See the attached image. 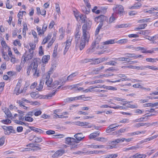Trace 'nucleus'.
<instances>
[{
    "mask_svg": "<svg viewBox=\"0 0 158 158\" xmlns=\"http://www.w3.org/2000/svg\"><path fill=\"white\" fill-rule=\"evenodd\" d=\"M91 22H89L83 24L82 26V34L81 38L80 44L79 40L80 35L79 32H77L75 35V43L76 46L79 47L81 50L83 49L85 45L88 44L90 38V34L89 29L91 27Z\"/></svg>",
    "mask_w": 158,
    "mask_h": 158,
    "instance_id": "obj_1",
    "label": "nucleus"
},
{
    "mask_svg": "<svg viewBox=\"0 0 158 158\" xmlns=\"http://www.w3.org/2000/svg\"><path fill=\"white\" fill-rule=\"evenodd\" d=\"M51 71L48 72L44 74L42 77V79L40 80L39 85L36 87V89L39 91H41L43 88L44 82L45 81L46 84L49 86L52 81V79L50 78V75L51 73Z\"/></svg>",
    "mask_w": 158,
    "mask_h": 158,
    "instance_id": "obj_2",
    "label": "nucleus"
},
{
    "mask_svg": "<svg viewBox=\"0 0 158 158\" xmlns=\"http://www.w3.org/2000/svg\"><path fill=\"white\" fill-rule=\"evenodd\" d=\"M106 19V17L103 15L96 17L94 18V21L95 22H97V23H100L95 32V34L96 36H97V35L98 34L100 29L101 28L102 26L105 25L106 24L105 22Z\"/></svg>",
    "mask_w": 158,
    "mask_h": 158,
    "instance_id": "obj_3",
    "label": "nucleus"
},
{
    "mask_svg": "<svg viewBox=\"0 0 158 158\" xmlns=\"http://www.w3.org/2000/svg\"><path fill=\"white\" fill-rule=\"evenodd\" d=\"M65 143L70 145L71 149H73L77 148V143L76 139L73 138L68 137L65 139Z\"/></svg>",
    "mask_w": 158,
    "mask_h": 158,
    "instance_id": "obj_4",
    "label": "nucleus"
},
{
    "mask_svg": "<svg viewBox=\"0 0 158 158\" xmlns=\"http://www.w3.org/2000/svg\"><path fill=\"white\" fill-rule=\"evenodd\" d=\"M22 81V79H20L18 80V82L14 90L13 93L16 94L17 95H18L22 93L25 92V91H24V88H23V89L20 90Z\"/></svg>",
    "mask_w": 158,
    "mask_h": 158,
    "instance_id": "obj_5",
    "label": "nucleus"
},
{
    "mask_svg": "<svg viewBox=\"0 0 158 158\" xmlns=\"http://www.w3.org/2000/svg\"><path fill=\"white\" fill-rule=\"evenodd\" d=\"M72 40L73 37L70 36L67 38L66 41L64 43V44H65V46L64 52V55L65 54L70 47Z\"/></svg>",
    "mask_w": 158,
    "mask_h": 158,
    "instance_id": "obj_6",
    "label": "nucleus"
},
{
    "mask_svg": "<svg viewBox=\"0 0 158 158\" xmlns=\"http://www.w3.org/2000/svg\"><path fill=\"white\" fill-rule=\"evenodd\" d=\"M113 10L114 12H116L118 14H121L123 12L124 8L121 5H117L113 8Z\"/></svg>",
    "mask_w": 158,
    "mask_h": 158,
    "instance_id": "obj_7",
    "label": "nucleus"
},
{
    "mask_svg": "<svg viewBox=\"0 0 158 158\" xmlns=\"http://www.w3.org/2000/svg\"><path fill=\"white\" fill-rule=\"evenodd\" d=\"M34 115V113L32 111H30L27 113L25 116V120L28 122H32L33 121V118L31 117Z\"/></svg>",
    "mask_w": 158,
    "mask_h": 158,
    "instance_id": "obj_8",
    "label": "nucleus"
},
{
    "mask_svg": "<svg viewBox=\"0 0 158 158\" xmlns=\"http://www.w3.org/2000/svg\"><path fill=\"white\" fill-rule=\"evenodd\" d=\"M33 57L32 54H27V55L24 54L23 56L22 59L21 63L23 64L26 61L31 60Z\"/></svg>",
    "mask_w": 158,
    "mask_h": 158,
    "instance_id": "obj_9",
    "label": "nucleus"
},
{
    "mask_svg": "<svg viewBox=\"0 0 158 158\" xmlns=\"http://www.w3.org/2000/svg\"><path fill=\"white\" fill-rule=\"evenodd\" d=\"M97 37V38L93 42L92 44L91 47L92 49L96 48L97 49H98L99 48V44L101 40V38L100 37Z\"/></svg>",
    "mask_w": 158,
    "mask_h": 158,
    "instance_id": "obj_10",
    "label": "nucleus"
},
{
    "mask_svg": "<svg viewBox=\"0 0 158 158\" xmlns=\"http://www.w3.org/2000/svg\"><path fill=\"white\" fill-rule=\"evenodd\" d=\"M38 66V64L37 62H34V65L32 71L34 73V75L37 77L39 76V70H38L37 69Z\"/></svg>",
    "mask_w": 158,
    "mask_h": 158,
    "instance_id": "obj_11",
    "label": "nucleus"
},
{
    "mask_svg": "<svg viewBox=\"0 0 158 158\" xmlns=\"http://www.w3.org/2000/svg\"><path fill=\"white\" fill-rule=\"evenodd\" d=\"M117 123L113 124L110 125L108 127L106 130V133H110L111 131H114L115 128L118 127L119 126V125H116Z\"/></svg>",
    "mask_w": 158,
    "mask_h": 158,
    "instance_id": "obj_12",
    "label": "nucleus"
},
{
    "mask_svg": "<svg viewBox=\"0 0 158 158\" xmlns=\"http://www.w3.org/2000/svg\"><path fill=\"white\" fill-rule=\"evenodd\" d=\"M104 68V67L102 66L101 67L95 69H94L91 72L89 73V74H97L99 72H100L101 70Z\"/></svg>",
    "mask_w": 158,
    "mask_h": 158,
    "instance_id": "obj_13",
    "label": "nucleus"
},
{
    "mask_svg": "<svg viewBox=\"0 0 158 158\" xmlns=\"http://www.w3.org/2000/svg\"><path fill=\"white\" fill-rule=\"evenodd\" d=\"M64 150H60L57 151L52 156L53 158L57 157L62 156L64 153Z\"/></svg>",
    "mask_w": 158,
    "mask_h": 158,
    "instance_id": "obj_14",
    "label": "nucleus"
},
{
    "mask_svg": "<svg viewBox=\"0 0 158 158\" xmlns=\"http://www.w3.org/2000/svg\"><path fill=\"white\" fill-rule=\"evenodd\" d=\"M74 136L76 139H75L76 141L78 142V143L84 138V136L81 133L77 134L74 135Z\"/></svg>",
    "mask_w": 158,
    "mask_h": 158,
    "instance_id": "obj_15",
    "label": "nucleus"
},
{
    "mask_svg": "<svg viewBox=\"0 0 158 158\" xmlns=\"http://www.w3.org/2000/svg\"><path fill=\"white\" fill-rule=\"evenodd\" d=\"M100 134V132L99 131L92 133L89 136V138L90 139H94L96 137L98 136Z\"/></svg>",
    "mask_w": 158,
    "mask_h": 158,
    "instance_id": "obj_16",
    "label": "nucleus"
},
{
    "mask_svg": "<svg viewBox=\"0 0 158 158\" xmlns=\"http://www.w3.org/2000/svg\"><path fill=\"white\" fill-rule=\"evenodd\" d=\"M125 138H122L117 139L111 142V143L112 144H116L118 143H122L124 141Z\"/></svg>",
    "mask_w": 158,
    "mask_h": 158,
    "instance_id": "obj_17",
    "label": "nucleus"
},
{
    "mask_svg": "<svg viewBox=\"0 0 158 158\" xmlns=\"http://www.w3.org/2000/svg\"><path fill=\"white\" fill-rule=\"evenodd\" d=\"M28 127L31 130L37 133H39L40 134H41L44 132V131L41 129L33 127H30L28 126Z\"/></svg>",
    "mask_w": 158,
    "mask_h": 158,
    "instance_id": "obj_18",
    "label": "nucleus"
},
{
    "mask_svg": "<svg viewBox=\"0 0 158 158\" xmlns=\"http://www.w3.org/2000/svg\"><path fill=\"white\" fill-rule=\"evenodd\" d=\"M124 78L119 79H118L116 80L115 81H109V82H111V83H115L116 82H119L121 81H129L130 80L129 78H127V77L126 76V77H123Z\"/></svg>",
    "mask_w": 158,
    "mask_h": 158,
    "instance_id": "obj_19",
    "label": "nucleus"
},
{
    "mask_svg": "<svg viewBox=\"0 0 158 158\" xmlns=\"http://www.w3.org/2000/svg\"><path fill=\"white\" fill-rule=\"evenodd\" d=\"M78 74L77 72L72 73L67 78V81H71L73 80V78L76 77Z\"/></svg>",
    "mask_w": 158,
    "mask_h": 158,
    "instance_id": "obj_20",
    "label": "nucleus"
},
{
    "mask_svg": "<svg viewBox=\"0 0 158 158\" xmlns=\"http://www.w3.org/2000/svg\"><path fill=\"white\" fill-rule=\"evenodd\" d=\"M115 19V18L113 14L112 15L110 18L109 22L107 21L108 20L107 19V18H106V20L105 22V23L106 24H105V26H106L107 25V24H108V23L110 24L112 23Z\"/></svg>",
    "mask_w": 158,
    "mask_h": 158,
    "instance_id": "obj_21",
    "label": "nucleus"
},
{
    "mask_svg": "<svg viewBox=\"0 0 158 158\" xmlns=\"http://www.w3.org/2000/svg\"><path fill=\"white\" fill-rule=\"evenodd\" d=\"M133 156L134 158H145L147 156L145 154H140L137 153L133 155Z\"/></svg>",
    "mask_w": 158,
    "mask_h": 158,
    "instance_id": "obj_22",
    "label": "nucleus"
},
{
    "mask_svg": "<svg viewBox=\"0 0 158 158\" xmlns=\"http://www.w3.org/2000/svg\"><path fill=\"white\" fill-rule=\"evenodd\" d=\"M50 56L49 55L44 56L43 57L42 61L43 63H46L49 60Z\"/></svg>",
    "mask_w": 158,
    "mask_h": 158,
    "instance_id": "obj_23",
    "label": "nucleus"
},
{
    "mask_svg": "<svg viewBox=\"0 0 158 158\" xmlns=\"http://www.w3.org/2000/svg\"><path fill=\"white\" fill-rule=\"evenodd\" d=\"M103 152L102 151H97V150H94V151H88L87 153L88 154L90 155L94 154H99L102 152Z\"/></svg>",
    "mask_w": 158,
    "mask_h": 158,
    "instance_id": "obj_24",
    "label": "nucleus"
},
{
    "mask_svg": "<svg viewBox=\"0 0 158 158\" xmlns=\"http://www.w3.org/2000/svg\"><path fill=\"white\" fill-rule=\"evenodd\" d=\"M158 136V135H155L153 136H151L148 138H147L146 139H145L143 140V142H147L148 141L151 140L155 138H156Z\"/></svg>",
    "mask_w": 158,
    "mask_h": 158,
    "instance_id": "obj_25",
    "label": "nucleus"
},
{
    "mask_svg": "<svg viewBox=\"0 0 158 158\" xmlns=\"http://www.w3.org/2000/svg\"><path fill=\"white\" fill-rule=\"evenodd\" d=\"M114 40H107L106 41L103 43L104 45H108L110 44H112L115 43Z\"/></svg>",
    "mask_w": 158,
    "mask_h": 158,
    "instance_id": "obj_26",
    "label": "nucleus"
},
{
    "mask_svg": "<svg viewBox=\"0 0 158 158\" xmlns=\"http://www.w3.org/2000/svg\"><path fill=\"white\" fill-rule=\"evenodd\" d=\"M59 32L60 34V38L63 39L64 37L65 33V30L63 27H61L59 30Z\"/></svg>",
    "mask_w": 158,
    "mask_h": 158,
    "instance_id": "obj_27",
    "label": "nucleus"
},
{
    "mask_svg": "<svg viewBox=\"0 0 158 158\" xmlns=\"http://www.w3.org/2000/svg\"><path fill=\"white\" fill-rule=\"evenodd\" d=\"M31 137L34 138L35 142V143H40L42 141V138L35 136V135H32Z\"/></svg>",
    "mask_w": 158,
    "mask_h": 158,
    "instance_id": "obj_28",
    "label": "nucleus"
},
{
    "mask_svg": "<svg viewBox=\"0 0 158 158\" xmlns=\"http://www.w3.org/2000/svg\"><path fill=\"white\" fill-rule=\"evenodd\" d=\"M4 112L6 115L7 118H10L12 117V114L10 112L8 108H6V110L4 111Z\"/></svg>",
    "mask_w": 158,
    "mask_h": 158,
    "instance_id": "obj_29",
    "label": "nucleus"
},
{
    "mask_svg": "<svg viewBox=\"0 0 158 158\" xmlns=\"http://www.w3.org/2000/svg\"><path fill=\"white\" fill-rule=\"evenodd\" d=\"M34 65V62L32 63L30 66H28L27 69V74L28 75L30 74V71L31 69L33 68V66Z\"/></svg>",
    "mask_w": 158,
    "mask_h": 158,
    "instance_id": "obj_30",
    "label": "nucleus"
},
{
    "mask_svg": "<svg viewBox=\"0 0 158 158\" xmlns=\"http://www.w3.org/2000/svg\"><path fill=\"white\" fill-rule=\"evenodd\" d=\"M59 82L58 81H56L54 82L53 84H51L50 85L49 87H52L53 88H55L59 84Z\"/></svg>",
    "mask_w": 158,
    "mask_h": 158,
    "instance_id": "obj_31",
    "label": "nucleus"
},
{
    "mask_svg": "<svg viewBox=\"0 0 158 158\" xmlns=\"http://www.w3.org/2000/svg\"><path fill=\"white\" fill-rule=\"evenodd\" d=\"M17 102L19 104V106L23 108L24 109H26L27 108V107L24 106V103L22 101L18 100Z\"/></svg>",
    "mask_w": 158,
    "mask_h": 158,
    "instance_id": "obj_32",
    "label": "nucleus"
},
{
    "mask_svg": "<svg viewBox=\"0 0 158 158\" xmlns=\"http://www.w3.org/2000/svg\"><path fill=\"white\" fill-rule=\"evenodd\" d=\"M58 47V45L57 44H56L54 47L53 52L52 54V56L54 57H56L57 55V51Z\"/></svg>",
    "mask_w": 158,
    "mask_h": 158,
    "instance_id": "obj_33",
    "label": "nucleus"
},
{
    "mask_svg": "<svg viewBox=\"0 0 158 158\" xmlns=\"http://www.w3.org/2000/svg\"><path fill=\"white\" fill-rule=\"evenodd\" d=\"M56 92V91H55V90H53L52 93H51L48 94L47 95L45 96L44 98H47V99H49V98L52 97V96L55 95Z\"/></svg>",
    "mask_w": 158,
    "mask_h": 158,
    "instance_id": "obj_34",
    "label": "nucleus"
},
{
    "mask_svg": "<svg viewBox=\"0 0 158 158\" xmlns=\"http://www.w3.org/2000/svg\"><path fill=\"white\" fill-rule=\"evenodd\" d=\"M89 123L86 122H81V126H85L86 128H91L92 126L89 125Z\"/></svg>",
    "mask_w": 158,
    "mask_h": 158,
    "instance_id": "obj_35",
    "label": "nucleus"
},
{
    "mask_svg": "<svg viewBox=\"0 0 158 158\" xmlns=\"http://www.w3.org/2000/svg\"><path fill=\"white\" fill-rule=\"evenodd\" d=\"M145 133V131H138L134 132H133L131 133H130L129 134L131 136H133V135H138L139 134H142V133L144 134Z\"/></svg>",
    "mask_w": 158,
    "mask_h": 158,
    "instance_id": "obj_36",
    "label": "nucleus"
},
{
    "mask_svg": "<svg viewBox=\"0 0 158 158\" xmlns=\"http://www.w3.org/2000/svg\"><path fill=\"white\" fill-rule=\"evenodd\" d=\"M146 124H148L147 123H138L135 124L133 125L134 127L138 128L141 126H143Z\"/></svg>",
    "mask_w": 158,
    "mask_h": 158,
    "instance_id": "obj_37",
    "label": "nucleus"
},
{
    "mask_svg": "<svg viewBox=\"0 0 158 158\" xmlns=\"http://www.w3.org/2000/svg\"><path fill=\"white\" fill-rule=\"evenodd\" d=\"M135 55L134 53H127L125 54V56L127 58L128 60L129 58H134L135 59Z\"/></svg>",
    "mask_w": 158,
    "mask_h": 158,
    "instance_id": "obj_38",
    "label": "nucleus"
},
{
    "mask_svg": "<svg viewBox=\"0 0 158 158\" xmlns=\"http://www.w3.org/2000/svg\"><path fill=\"white\" fill-rule=\"evenodd\" d=\"M37 30L38 33L39 35H42L44 33V29H41L40 27L38 26H37Z\"/></svg>",
    "mask_w": 158,
    "mask_h": 158,
    "instance_id": "obj_39",
    "label": "nucleus"
},
{
    "mask_svg": "<svg viewBox=\"0 0 158 158\" xmlns=\"http://www.w3.org/2000/svg\"><path fill=\"white\" fill-rule=\"evenodd\" d=\"M128 25L127 24H123L116 25L115 27L116 28H122L127 27Z\"/></svg>",
    "mask_w": 158,
    "mask_h": 158,
    "instance_id": "obj_40",
    "label": "nucleus"
},
{
    "mask_svg": "<svg viewBox=\"0 0 158 158\" xmlns=\"http://www.w3.org/2000/svg\"><path fill=\"white\" fill-rule=\"evenodd\" d=\"M7 130L9 131V133H16L15 131L13 129V127H8Z\"/></svg>",
    "mask_w": 158,
    "mask_h": 158,
    "instance_id": "obj_41",
    "label": "nucleus"
},
{
    "mask_svg": "<svg viewBox=\"0 0 158 158\" xmlns=\"http://www.w3.org/2000/svg\"><path fill=\"white\" fill-rule=\"evenodd\" d=\"M107 59L108 58H107L102 57L97 58V59L98 61V64H99L100 63L102 62L105 60H107Z\"/></svg>",
    "mask_w": 158,
    "mask_h": 158,
    "instance_id": "obj_42",
    "label": "nucleus"
},
{
    "mask_svg": "<svg viewBox=\"0 0 158 158\" xmlns=\"http://www.w3.org/2000/svg\"><path fill=\"white\" fill-rule=\"evenodd\" d=\"M89 98L88 97H85L84 95H82L78 96V100L82 99L84 101H86L88 100L87 99Z\"/></svg>",
    "mask_w": 158,
    "mask_h": 158,
    "instance_id": "obj_43",
    "label": "nucleus"
},
{
    "mask_svg": "<svg viewBox=\"0 0 158 158\" xmlns=\"http://www.w3.org/2000/svg\"><path fill=\"white\" fill-rule=\"evenodd\" d=\"M133 87L135 88H139L143 89H146L145 88L143 87L141 85L139 84H136L133 85Z\"/></svg>",
    "mask_w": 158,
    "mask_h": 158,
    "instance_id": "obj_44",
    "label": "nucleus"
},
{
    "mask_svg": "<svg viewBox=\"0 0 158 158\" xmlns=\"http://www.w3.org/2000/svg\"><path fill=\"white\" fill-rule=\"evenodd\" d=\"M141 5L140 3L139 2L136 3L134 4L133 6L131 7L132 9H137L139 8Z\"/></svg>",
    "mask_w": 158,
    "mask_h": 158,
    "instance_id": "obj_45",
    "label": "nucleus"
},
{
    "mask_svg": "<svg viewBox=\"0 0 158 158\" xmlns=\"http://www.w3.org/2000/svg\"><path fill=\"white\" fill-rule=\"evenodd\" d=\"M94 60V59H85L82 60L83 63H87L88 62L93 61Z\"/></svg>",
    "mask_w": 158,
    "mask_h": 158,
    "instance_id": "obj_46",
    "label": "nucleus"
},
{
    "mask_svg": "<svg viewBox=\"0 0 158 158\" xmlns=\"http://www.w3.org/2000/svg\"><path fill=\"white\" fill-rule=\"evenodd\" d=\"M54 116L55 117H57L58 118H66L68 117V116H64V115L62 114L60 115H58L57 114H56V115H54Z\"/></svg>",
    "mask_w": 158,
    "mask_h": 158,
    "instance_id": "obj_47",
    "label": "nucleus"
},
{
    "mask_svg": "<svg viewBox=\"0 0 158 158\" xmlns=\"http://www.w3.org/2000/svg\"><path fill=\"white\" fill-rule=\"evenodd\" d=\"M2 56L6 60L8 61L9 58L8 57V56L7 55L6 53V52H2Z\"/></svg>",
    "mask_w": 158,
    "mask_h": 158,
    "instance_id": "obj_48",
    "label": "nucleus"
},
{
    "mask_svg": "<svg viewBox=\"0 0 158 158\" xmlns=\"http://www.w3.org/2000/svg\"><path fill=\"white\" fill-rule=\"evenodd\" d=\"M82 10L83 11V12L87 14H88L90 11V10L89 8H88V9H86V7H83V8L82 9Z\"/></svg>",
    "mask_w": 158,
    "mask_h": 158,
    "instance_id": "obj_49",
    "label": "nucleus"
},
{
    "mask_svg": "<svg viewBox=\"0 0 158 158\" xmlns=\"http://www.w3.org/2000/svg\"><path fill=\"white\" fill-rule=\"evenodd\" d=\"M115 60L118 61H127V58L125 57H120L118 58L115 59Z\"/></svg>",
    "mask_w": 158,
    "mask_h": 158,
    "instance_id": "obj_50",
    "label": "nucleus"
},
{
    "mask_svg": "<svg viewBox=\"0 0 158 158\" xmlns=\"http://www.w3.org/2000/svg\"><path fill=\"white\" fill-rule=\"evenodd\" d=\"M14 122L18 124H19L21 125H26V123H24L23 122H22L20 121L16 120H14Z\"/></svg>",
    "mask_w": 158,
    "mask_h": 158,
    "instance_id": "obj_51",
    "label": "nucleus"
},
{
    "mask_svg": "<svg viewBox=\"0 0 158 158\" xmlns=\"http://www.w3.org/2000/svg\"><path fill=\"white\" fill-rule=\"evenodd\" d=\"M96 140L99 141L104 142L106 141V139L104 137H98L95 139Z\"/></svg>",
    "mask_w": 158,
    "mask_h": 158,
    "instance_id": "obj_52",
    "label": "nucleus"
},
{
    "mask_svg": "<svg viewBox=\"0 0 158 158\" xmlns=\"http://www.w3.org/2000/svg\"><path fill=\"white\" fill-rule=\"evenodd\" d=\"M127 40L126 39H121L118 40L117 43L118 44H124L127 42Z\"/></svg>",
    "mask_w": 158,
    "mask_h": 158,
    "instance_id": "obj_53",
    "label": "nucleus"
},
{
    "mask_svg": "<svg viewBox=\"0 0 158 158\" xmlns=\"http://www.w3.org/2000/svg\"><path fill=\"white\" fill-rule=\"evenodd\" d=\"M145 117H141L138 119H137L133 120V121L134 122H143L144 119L145 118Z\"/></svg>",
    "mask_w": 158,
    "mask_h": 158,
    "instance_id": "obj_54",
    "label": "nucleus"
},
{
    "mask_svg": "<svg viewBox=\"0 0 158 158\" xmlns=\"http://www.w3.org/2000/svg\"><path fill=\"white\" fill-rule=\"evenodd\" d=\"M14 44L15 46L18 45L19 46H21V44L20 41L18 40H15L14 42Z\"/></svg>",
    "mask_w": 158,
    "mask_h": 158,
    "instance_id": "obj_55",
    "label": "nucleus"
},
{
    "mask_svg": "<svg viewBox=\"0 0 158 158\" xmlns=\"http://www.w3.org/2000/svg\"><path fill=\"white\" fill-rule=\"evenodd\" d=\"M150 32L149 31H140V34H142L144 35H148L149 34Z\"/></svg>",
    "mask_w": 158,
    "mask_h": 158,
    "instance_id": "obj_56",
    "label": "nucleus"
},
{
    "mask_svg": "<svg viewBox=\"0 0 158 158\" xmlns=\"http://www.w3.org/2000/svg\"><path fill=\"white\" fill-rule=\"evenodd\" d=\"M1 122L5 124L10 123L11 121L9 119H5L2 120Z\"/></svg>",
    "mask_w": 158,
    "mask_h": 158,
    "instance_id": "obj_57",
    "label": "nucleus"
},
{
    "mask_svg": "<svg viewBox=\"0 0 158 158\" xmlns=\"http://www.w3.org/2000/svg\"><path fill=\"white\" fill-rule=\"evenodd\" d=\"M46 133L48 135H52L55 134V131L52 130H48L46 131Z\"/></svg>",
    "mask_w": 158,
    "mask_h": 158,
    "instance_id": "obj_58",
    "label": "nucleus"
},
{
    "mask_svg": "<svg viewBox=\"0 0 158 158\" xmlns=\"http://www.w3.org/2000/svg\"><path fill=\"white\" fill-rule=\"evenodd\" d=\"M68 99L70 101H74L78 100V96L75 97L70 98H69Z\"/></svg>",
    "mask_w": 158,
    "mask_h": 158,
    "instance_id": "obj_59",
    "label": "nucleus"
},
{
    "mask_svg": "<svg viewBox=\"0 0 158 158\" xmlns=\"http://www.w3.org/2000/svg\"><path fill=\"white\" fill-rule=\"evenodd\" d=\"M134 69H137L138 70H143V66H134Z\"/></svg>",
    "mask_w": 158,
    "mask_h": 158,
    "instance_id": "obj_60",
    "label": "nucleus"
},
{
    "mask_svg": "<svg viewBox=\"0 0 158 158\" xmlns=\"http://www.w3.org/2000/svg\"><path fill=\"white\" fill-rule=\"evenodd\" d=\"M56 10L58 13L60 12V9L59 5L58 4H56Z\"/></svg>",
    "mask_w": 158,
    "mask_h": 158,
    "instance_id": "obj_61",
    "label": "nucleus"
},
{
    "mask_svg": "<svg viewBox=\"0 0 158 158\" xmlns=\"http://www.w3.org/2000/svg\"><path fill=\"white\" fill-rule=\"evenodd\" d=\"M31 96L32 98H37L38 97V95L36 94L35 92H34L31 93Z\"/></svg>",
    "mask_w": 158,
    "mask_h": 158,
    "instance_id": "obj_62",
    "label": "nucleus"
},
{
    "mask_svg": "<svg viewBox=\"0 0 158 158\" xmlns=\"http://www.w3.org/2000/svg\"><path fill=\"white\" fill-rule=\"evenodd\" d=\"M5 142V138L4 137H2L0 139V146H2Z\"/></svg>",
    "mask_w": 158,
    "mask_h": 158,
    "instance_id": "obj_63",
    "label": "nucleus"
},
{
    "mask_svg": "<svg viewBox=\"0 0 158 158\" xmlns=\"http://www.w3.org/2000/svg\"><path fill=\"white\" fill-rule=\"evenodd\" d=\"M30 47H31V49H35L36 44H34L33 43H30L29 44Z\"/></svg>",
    "mask_w": 158,
    "mask_h": 158,
    "instance_id": "obj_64",
    "label": "nucleus"
}]
</instances>
